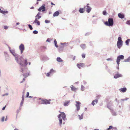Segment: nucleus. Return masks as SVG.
<instances>
[{
    "mask_svg": "<svg viewBox=\"0 0 130 130\" xmlns=\"http://www.w3.org/2000/svg\"><path fill=\"white\" fill-rule=\"evenodd\" d=\"M45 22L46 23H50V20H46L45 21Z\"/></svg>",
    "mask_w": 130,
    "mask_h": 130,
    "instance_id": "nucleus-44",
    "label": "nucleus"
},
{
    "mask_svg": "<svg viewBox=\"0 0 130 130\" xmlns=\"http://www.w3.org/2000/svg\"><path fill=\"white\" fill-rule=\"evenodd\" d=\"M89 4L88 3L86 7H87L86 11L88 13H89L91 11V8L89 5Z\"/></svg>",
    "mask_w": 130,
    "mask_h": 130,
    "instance_id": "nucleus-12",
    "label": "nucleus"
},
{
    "mask_svg": "<svg viewBox=\"0 0 130 130\" xmlns=\"http://www.w3.org/2000/svg\"><path fill=\"white\" fill-rule=\"evenodd\" d=\"M10 52L14 56H15L17 54H15V51L14 50H10Z\"/></svg>",
    "mask_w": 130,
    "mask_h": 130,
    "instance_id": "nucleus-25",
    "label": "nucleus"
},
{
    "mask_svg": "<svg viewBox=\"0 0 130 130\" xmlns=\"http://www.w3.org/2000/svg\"><path fill=\"white\" fill-rule=\"evenodd\" d=\"M64 47L63 46H61L60 47H59L58 48L59 51V52L60 53L62 52V51L63 48Z\"/></svg>",
    "mask_w": 130,
    "mask_h": 130,
    "instance_id": "nucleus-29",
    "label": "nucleus"
},
{
    "mask_svg": "<svg viewBox=\"0 0 130 130\" xmlns=\"http://www.w3.org/2000/svg\"><path fill=\"white\" fill-rule=\"evenodd\" d=\"M19 49L21 51V54L25 50V47L23 44H21L19 46Z\"/></svg>",
    "mask_w": 130,
    "mask_h": 130,
    "instance_id": "nucleus-8",
    "label": "nucleus"
},
{
    "mask_svg": "<svg viewBox=\"0 0 130 130\" xmlns=\"http://www.w3.org/2000/svg\"><path fill=\"white\" fill-rule=\"evenodd\" d=\"M46 10L44 4H43L38 9V10L39 11H41L44 12Z\"/></svg>",
    "mask_w": 130,
    "mask_h": 130,
    "instance_id": "nucleus-7",
    "label": "nucleus"
},
{
    "mask_svg": "<svg viewBox=\"0 0 130 130\" xmlns=\"http://www.w3.org/2000/svg\"><path fill=\"white\" fill-rule=\"evenodd\" d=\"M98 102V100L96 99L95 100L93 101L91 103V104L94 106L95 104H97Z\"/></svg>",
    "mask_w": 130,
    "mask_h": 130,
    "instance_id": "nucleus-19",
    "label": "nucleus"
},
{
    "mask_svg": "<svg viewBox=\"0 0 130 130\" xmlns=\"http://www.w3.org/2000/svg\"><path fill=\"white\" fill-rule=\"evenodd\" d=\"M126 23L127 24L129 25H130V20H129L127 21Z\"/></svg>",
    "mask_w": 130,
    "mask_h": 130,
    "instance_id": "nucleus-46",
    "label": "nucleus"
},
{
    "mask_svg": "<svg viewBox=\"0 0 130 130\" xmlns=\"http://www.w3.org/2000/svg\"><path fill=\"white\" fill-rule=\"evenodd\" d=\"M84 64L83 63H77V67L79 69H80L81 67H84Z\"/></svg>",
    "mask_w": 130,
    "mask_h": 130,
    "instance_id": "nucleus-13",
    "label": "nucleus"
},
{
    "mask_svg": "<svg viewBox=\"0 0 130 130\" xmlns=\"http://www.w3.org/2000/svg\"><path fill=\"white\" fill-rule=\"evenodd\" d=\"M4 119L5 117H2L1 120V121L2 122H3L4 121Z\"/></svg>",
    "mask_w": 130,
    "mask_h": 130,
    "instance_id": "nucleus-54",
    "label": "nucleus"
},
{
    "mask_svg": "<svg viewBox=\"0 0 130 130\" xmlns=\"http://www.w3.org/2000/svg\"><path fill=\"white\" fill-rule=\"evenodd\" d=\"M114 129L112 125H110L109 126V128H107V130H109L110 129Z\"/></svg>",
    "mask_w": 130,
    "mask_h": 130,
    "instance_id": "nucleus-36",
    "label": "nucleus"
},
{
    "mask_svg": "<svg viewBox=\"0 0 130 130\" xmlns=\"http://www.w3.org/2000/svg\"><path fill=\"white\" fill-rule=\"evenodd\" d=\"M21 107L20 106L19 108L17 110V115L19 113L20 111L21 110Z\"/></svg>",
    "mask_w": 130,
    "mask_h": 130,
    "instance_id": "nucleus-39",
    "label": "nucleus"
},
{
    "mask_svg": "<svg viewBox=\"0 0 130 130\" xmlns=\"http://www.w3.org/2000/svg\"><path fill=\"white\" fill-rule=\"evenodd\" d=\"M85 55L84 54H83L82 55V57L84 58L85 57Z\"/></svg>",
    "mask_w": 130,
    "mask_h": 130,
    "instance_id": "nucleus-52",
    "label": "nucleus"
},
{
    "mask_svg": "<svg viewBox=\"0 0 130 130\" xmlns=\"http://www.w3.org/2000/svg\"><path fill=\"white\" fill-rule=\"evenodd\" d=\"M18 55L17 54L16 55H15V56L14 57H15V59L16 61L19 64V63H21V61H19L18 58Z\"/></svg>",
    "mask_w": 130,
    "mask_h": 130,
    "instance_id": "nucleus-24",
    "label": "nucleus"
},
{
    "mask_svg": "<svg viewBox=\"0 0 130 130\" xmlns=\"http://www.w3.org/2000/svg\"><path fill=\"white\" fill-rule=\"evenodd\" d=\"M107 14V13L106 10H104L103 12V14L104 15H106Z\"/></svg>",
    "mask_w": 130,
    "mask_h": 130,
    "instance_id": "nucleus-42",
    "label": "nucleus"
},
{
    "mask_svg": "<svg viewBox=\"0 0 130 130\" xmlns=\"http://www.w3.org/2000/svg\"><path fill=\"white\" fill-rule=\"evenodd\" d=\"M83 115L84 113H83L81 115H78L79 119L80 120H81L83 119Z\"/></svg>",
    "mask_w": 130,
    "mask_h": 130,
    "instance_id": "nucleus-30",
    "label": "nucleus"
},
{
    "mask_svg": "<svg viewBox=\"0 0 130 130\" xmlns=\"http://www.w3.org/2000/svg\"><path fill=\"white\" fill-rule=\"evenodd\" d=\"M113 105L112 102L111 101H108L107 104V107L110 110L113 109Z\"/></svg>",
    "mask_w": 130,
    "mask_h": 130,
    "instance_id": "nucleus-4",
    "label": "nucleus"
},
{
    "mask_svg": "<svg viewBox=\"0 0 130 130\" xmlns=\"http://www.w3.org/2000/svg\"><path fill=\"white\" fill-rule=\"evenodd\" d=\"M130 60V56L128 57L127 59H125L124 60V62H130V61H129Z\"/></svg>",
    "mask_w": 130,
    "mask_h": 130,
    "instance_id": "nucleus-34",
    "label": "nucleus"
},
{
    "mask_svg": "<svg viewBox=\"0 0 130 130\" xmlns=\"http://www.w3.org/2000/svg\"><path fill=\"white\" fill-rule=\"evenodd\" d=\"M54 43L55 46L56 47H58V46L57 45V42L56 39H55L54 40Z\"/></svg>",
    "mask_w": 130,
    "mask_h": 130,
    "instance_id": "nucleus-35",
    "label": "nucleus"
},
{
    "mask_svg": "<svg viewBox=\"0 0 130 130\" xmlns=\"http://www.w3.org/2000/svg\"><path fill=\"white\" fill-rule=\"evenodd\" d=\"M85 87L83 85H82L81 87V90L82 91H84L85 90Z\"/></svg>",
    "mask_w": 130,
    "mask_h": 130,
    "instance_id": "nucleus-40",
    "label": "nucleus"
},
{
    "mask_svg": "<svg viewBox=\"0 0 130 130\" xmlns=\"http://www.w3.org/2000/svg\"><path fill=\"white\" fill-rule=\"evenodd\" d=\"M50 38H48L46 40V41L47 42H50Z\"/></svg>",
    "mask_w": 130,
    "mask_h": 130,
    "instance_id": "nucleus-56",
    "label": "nucleus"
},
{
    "mask_svg": "<svg viewBox=\"0 0 130 130\" xmlns=\"http://www.w3.org/2000/svg\"><path fill=\"white\" fill-rule=\"evenodd\" d=\"M118 16L119 18L121 19L124 18V15L121 13H119L118 14Z\"/></svg>",
    "mask_w": 130,
    "mask_h": 130,
    "instance_id": "nucleus-17",
    "label": "nucleus"
},
{
    "mask_svg": "<svg viewBox=\"0 0 130 130\" xmlns=\"http://www.w3.org/2000/svg\"><path fill=\"white\" fill-rule=\"evenodd\" d=\"M70 101V100H69L68 101H66L65 102H64L63 104L64 106H68Z\"/></svg>",
    "mask_w": 130,
    "mask_h": 130,
    "instance_id": "nucleus-18",
    "label": "nucleus"
},
{
    "mask_svg": "<svg viewBox=\"0 0 130 130\" xmlns=\"http://www.w3.org/2000/svg\"><path fill=\"white\" fill-rule=\"evenodd\" d=\"M107 61L110 60V61H112L113 60V59L111 58H107Z\"/></svg>",
    "mask_w": 130,
    "mask_h": 130,
    "instance_id": "nucleus-47",
    "label": "nucleus"
},
{
    "mask_svg": "<svg viewBox=\"0 0 130 130\" xmlns=\"http://www.w3.org/2000/svg\"><path fill=\"white\" fill-rule=\"evenodd\" d=\"M80 46L83 50H84L86 48V45L84 44H81Z\"/></svg>",
    "mask_w": 130,
    "mask_h": 130,
    "instance_id": "nucleus-23",
    "label": "nucleus"
},
{
    "mask_svg": "<svg viewBox=\"0 0 130 130\" xmlns=\"http://www.w3.org/2000/svg\"><path fill=\"white\" fill-rule=\"evenodd\" d=\"M33 33L34 34H36L38 33V32L37 30H35L33 31Z\"/></svg>",
    "mask_w": 130,
    "mask_h": 130,
    "instance_id": "nucleus-45",
    "label": "nucleus"
},
{
    "mask_svg": "<svg viewBox=\"0 0 130 130\" xmlns=\"http://www.w3.org/2000/svg\"><path fill=\"white\" fill-rule=\"evenodd\" d=\"M75 103H76V104H75V105L76 108V110L78 111L80 109V105L81 104V103L80 102L77 101H76Z\"/></svg>",
    "mask_w": 130,
    "mask_h": 130,
    "instance_id": "nucleus-9",
    "label": "nucleus"
},
{
    "mask_svg": "<svg viewBox=\"0 0 130 130\" xmlns=\"http://www.w3.org/2000/svg\"><path fill=\"white\" fill-rule=\"evenodd\" d=\"M118 40L117 41L120 42L121 41L122 42H123V41L122 40V38L121 37H119L118 38Z\"/></svg>",
    "mask_w": 130,
    "mask_h": 130,
    "instance_id": "nucleus-41",
    "label": "nucleus"
},
{
    "mask_svg": "<svg viewBox=\"0 0 130 130\" xmlns=\"http://www.w3.org/2000/svg\"><path fill=\"white\" fill-rule=\"evenodd\" d=\"M110 110L112 116H116L117 115V112L113 110V109H112Z\"/></svg>",
    "mask_w": 130,
    "mask_h": 130,
    "instance_id": "nucleus-16",
    "label": "nucleus"
},
{
    "mask_svg": "<svg viewBox=\"0 0 130 130\" xmlns=\"http://www.w3.org/2000/svg\"><path fill=\"white\" fill-rule=\"evenodd\" d=\"M46 49V47L43 46L40 47V49L41 51L42 52H44L45 50Z\"/></svg>",
    "mask_w": 130,
    "mask_h": 130,
    "instance_id": "nucleus-20",
    "label": "nucleus"
},
{
    "mask_svg": "<svg viewBox=\"0 0 130 130\" xmlns=\"http://www.w3.org/2000/svg\"><path fill=\"white\" fill-rule=\"evenodd\" d=\"M89 33H86L85 34V36H88V35H89Z\"/></svg>",
    "mask_w": 130,
    "mask_h": 130,
    "instance_id": "nucleus-60",
    "label": "nucleus"
},
{
    "mask_svg": "<svg viewBox=\"0 0 130 130\" xmlns=\"http://www.w3.org/2000/svg\"><path fill=\"white\" fill-rule=\"evenodd\" d=\"M130 39H127V40H126L125 41V43L127 45H129V43L130 42Z\"/></svg>",
    "mask_w": 130,
    "mask_h": 130,
    "instance_id": "nucleus-33",
    "label": "nucleus"
},
{
    "mask_svg": "<svg viewBox=\"0 0 130 130\" xmlns=\"http://www.w3.org/2000/svg\"><path fill=\"white\" fill-rule=\"evenodd\" d=\"M40 12H39L36 15H40Z\"/></svg>",
    "mask_w": 130,
    "mask_h": 130,
    "instance_id": "nucleus-59",
    "label": "nucleus"
},
{
    "mask_svg": "<svg viewBox=\"0 0 130 130\" xmlns=\"http://www.w3.org/2000/svg\"><path fill=\"white\" fill-rule=\"evenodd\" d=\"M83 84L84 85H86V83H87L86 82V81H85V80H84L83 81Z\"/></svg>",
    "mask_w": 130,
    "mask_h": 130,
    "instance_id": "nucleus-55",
    "label": "nucleus"
},
{
    "mask_svg": "<svg viewBox=\"0 0 130 130\" xmlns=\"http://www.w3.org/2000/svg\"><path fill=\"white\" fill-rule=\"evenodd\" d=\"M120 92H125L127 90V88L126 87L121 88L119 89Z\"/></svg>",
    "mask_w": 130,
    "mask_h": 130,
    "instance_id": "nucleus-14",
    "label": "nucleus"
},
{
    "mask_svg": "<svg viewBox=\"0 0 130 130\" xmlns=\"http://www.w3.org/2000/svg\"><path fill=\"white\" fill-rule=\"evenodd\" d=\"M8 28V27L7 26H4V28L5 29H7Z\"/></svg>",
    "mask_w": 130,
    "mask_h": 130,
    "instance_id": "nucleus-49",
    "label": "nucleus"
},
{
    "mask_svg": "<svg viewBox=\"0 0 130 130\" xmlns=\"http://www.w3.org/2000/svg\"><path fill=\"white\" fill-rule=\"evenodd\" d=\"M43 60H48L49 59V58L47 56H43Z\"/></svg>",
    "mask_w": 130,
    "mask_h": 130,
    "instance_id": "nucleus-31",
    "label": "nucleus"
},
{
    "mask_svg": "<svg viewBox=\"0 0 130 130\" xmlns=\"http://www.w3.org/2000/svg\"><path fill=\"white\" fill-rule=\"evenodd\" d=\"M8 13V11H4L2 10L1 11V13L3 14L4 15H5L6 14H7Z\"/></svg>",
    "mask_w": 130,
    "mask_h": 130,
    "instance_id": "nucleus-26",
    "label": "nucleus"
},
{
    "mask_svg": "<svg viewBox=\"0 0 130 130\" xmlns=\"http://www.w3.org/2000/svg\"><path fill=\"white\" fill-rule=\"evenodd\" d=\"M66 44V43H61V44L62 45H64V44Z\"/></svg>",
    "mask_w": 130,
    "mask_h": 130,
    "instance_id": "nucleus-61",
    "label": "nucleus"
},
{
    "mask_svg": "<svg viewBox=\"0 0 130 130\" xmlns=\"http://www.w3.org/2000/svg\"><path fill=\"white\" fill-rule=\"evenodd\" d=\"M28 26L30 30H32L33 29V28L31 25L29 24L28 25Z\"/></svg>",
    "mask_w": 130,
    "mask_h": 130,
    "instance_id": "nucleus-43",
    "label": "nucleus"
},
{
    "mask_svg": "<svg viewBox=\"0 0 130 130\" xmlns=\"http://www.w3.org/2000/svg\"><path fill=\"white\" fill-rule=\"evenodd\" d=\"M70 88L72 91H75L77 89V88L74 87L73 85H71Z\"/></svg>",
    "mask_w": 130,
    "mask_h": 130,
    "instance_id": "nucleus-22",
    "label": "nucleus"
},
{
    "mask_svg": "<svg viewBox=\"0 0 130 130\" xmlns=\"http://www.w3.org/2000/svg\"><path fill=\"white\" fill-rule=\"evenodd\" d=\"M51 5H55V4H54L52 2H51Z\"/></svg>",
    "mask_w": 130,
    "mask_h": 130,
    "instance_id": "nucleus-64",
    "label": "nucleus"
},
{
    "mask_svg": "<svg viewBox=\"0 0 130 130\" xmlns=\"http://www.w3.org/2000/svg\"><path fill=\"white\" fill-rule=\"evenodd\" d=\"M6 107V106H5L4 107H3L2 109L3 110H4L5 109V108Z\"/></svg>",
    "mask_w": 130,
    "mask_h": 130,
    "instance_id": "nucleus-62",
    "label": "nucleus"
},
{
    "mask_svg": "<svg viewBox=\"0 0 130 130\" xmlns=\"http://www.w3.org/2000/svg\"><path fill=\"white\" fill-rule=\"evenodd\" d=\"M8 93H6L4 94H3L2 95L3 96H4L5 95H8Z\"/></svg>",
    "mask_w": 130,
    "mask_h": 130,
    "instance_id": "nucleus-57",
    "label": "nucleus"
},
{
    "mask_svg": "<svg viewBox=\"0 0 130 130\" xmlns=\"http://www.w3.org/2000/svg\"><path fill=\"white\" fill-rule=\"evenodd\" d=\"M23 103H24V101H21V103H20V106L21 107L22 106L23 104Z\"/></svg>",
    "mask_w": 130,
    "mask_h": 130,
    "instance_id": "nucleus-48",
    "label": "nucleus"
},
{
    "mask_svg": "<svg viewBox=\"0 0 130 130\" xmlns=\"http://www.w3.org/2000/svg\"><path fill=\"white\" fill-rule=\"evenodd\" d=\"M34 23L37 24V25L38 26H39L40 24V22L38 20H37V19H35L33 23V24Z\"/></svg>",
    "mask_w": 130,
    "mask_h": 130,
    "instance_id": "nucleus-15",
    "label": "nucleus"
},
{
    "mask_svg": "<svg viewBox=\"0 0 130 130\" xmlns=\"http://www.w3.org/2000/svg\"><path fill=\"white\" fill-rule=\"evenodd\" d=\"M115 101L117 102L118 103H119V101L118 100V99L117 98H116L115 99Z\"/></svg>",
    "mask_w": 130,
    "mask_h": 130,
    "instance_id": "nucleus-58",
    "label": "nucleus"
},
{
    "mask_svg": "<svg viewBox=\"0 0 130 130\" xmlns=\"http://www.w3.org/2000/svg\"><path fill=\"white\" fill-rule=\"evenodd\" d=\"M29 75V73H25L23 74V76H24L25 78H26L28 77Z\"/></svg>",
    "mask_w": 130,
    "mask_h": 130,
    "instance_id": "nucleus-37",
    "label": "nucleus"
},
{
    "mask_svg": "<svg viewBox=\"0 0 130 130\" xmlns=\"http://www.w3.org/2000/svg\"><path fill=\"white\" fill-rule=\"evenodd\" d=\"M57 117L59 119V125L60 126L62 123V120L61 118L62 117L63 120L65 121L66 119V115L64 112H61L59 115H58Z\"/></svg>",
    "mask_w": 130,
    "mask_h": 130,
    "instance_id": "nucleus-2",
    "label": "nucleus"
},
{
    "mask_svg": "<svg viewBox=\"0 0 130 130\" xmlns=\"http://www.w3.org/2000/svg\"><path fill=\"white\" fill-rule=\"evenodd\" d=\"M50 74H53L56 72V71L54 70L53 69H51L49 72Z\"/></svg>",
    "mask_w": 130,
    "mask_h": 130,
    "instance_id": "nucleus-32",
    "label": "nucleus"
},
{
    "mask_svg": "<svg viewBox=\"0 0 130 130\" xmlns=\"http://www.w3.org/2000/svg\"><path fill=\"white\" fill-rule=\"evenodd\" d=\"M104 23L106 26H112L114 24L113 19L111 18H108V21L105 22Z\"/></svg>",
    "mask_w": 130,
    "mask_h": 130,
    "instance_id": "nucleus-3",
    "label": "nucleus"
},
{
    "mask_svg": "<svg viewBox=\"0 0 130 130\" xmlns=\"http://www.w3.org/2000/svg\"><path fill=\"white\" fill-rule=\"evenodd\" d=\"M122 75L119 74L118 72H117L116 74H115L113 78L115 79H117L119 77H122Z\"/></svg>",
    "mask_w": 130,
    "mask_h": 130,
    "instance_id": "nucleus-10",
    "label": "nucleus"
},
{
    "mask_svg": "<svg viewBox=\"0 0 130 130\" xmlns=\"http://www.w3.org/2000/svg\"><path fill=\"white\" fill-rule=\"evenodd\" d=\"M124 59V56L122 55H119L117 56L116 62L118 64V66H119L120 60H122Z\"/></svg>",
    "mask_w": 130,
    "mask_h": 130,
    "instance_id": "nucleus-5",
    "label": "nucleus"
},
{
    "mask_svg": "<svg viewBox=\"0 0 130 130\" xmlns=\"http://www.w3.org/2000/svg\"><path fill=\"white\" fill-rule=\"evenodd\" d=\"M123 42L121 41L120 42L117 41V47L119 49L123 45Z\"/></svg>",
    "mask_w": 130,
    "mask_h": 130,
    "instance_id": "nucleus-11",
    "label": "nucleus"
},
{
    "mask_svg": "<svg viewBox=\"0 0 130 130\" xmlns=\"http://www.w3.org/2000/svg\"><path fill=\"white\" fill-rule=\"evenodd\" d=\"M75 59V56H74L73 57V60H74Z\"/></svg>",
    "mask_w": 130,
    "mask_h": 130,
    "instance_id": "nucleus-63",
    "label": "nucleus"
},
{
    "mask_svg": "<svg viewBox=\"0 0 130 130\" xmlns=\"http://www.w3.org/2000/svg\"><path fill=\"white\" fill-rule=\"evenodd\" d=\"M59 14V11H57L55 12L53 14L54 17H57L58 16Z\"/></svg>",
    "mask_w": 130,
    "mask_h": 130,
    "instance_id": "nucleus-21",
    "label": "nucleus"
},
{
    "mask_svg": "<svg viewBox=\"0 0 130 130\" xmlns=\"http://www.w3.org/2000/svg\"><path fill=\"white\" fill-rule=\"evenodd\" d=\"M24 95L23 94L22 95V100L21 101H24Z\"/></svg>",
    "mask_w": 130,
    "mask_h": 130,
    "instance_id": "nucleus-53",
    "label": "nucleus"
},
{
    "mask_svg": "<svg viewBox=\"0 0 130 130\" xmlns=\"http://www.w3.org/2000/svg\"><path fill=\"white\" fill-rule=\"evenodd\" d=\"M41 17L40 15H36L35 17V19H37L38 20L40 19L41 18Z\"/></svg>",
    "mask_w": 130,
    "mask_h": 130,
    "instance_id": "nucleus-38",
    "label": "nucleus"
},
{
    "mask_svg": "<svg viewBox=\"0 0 130 130\" xmlns=\"http://www.w3.org/2000/svg\"><path fill=\"white\" fill-rule=\"evenodd\" d=\"M50 74H50V73L49 72H48V73H46V75L47 76V77H49V76H50Z\"/></svg>",
    "mask_w": 130,
    "mask_h": 130,
    "instance_id": "nucleus-50",
    "label": "nucleus"
},
{
    "mask_svg": "<svg viewBox=\"0 0 130 130\" xmlns=\"http://www.w3.org/2000/svg\"><path fill=\"white\" fill-rule=\"evenodd\" d=\"M29 92H27V93L26 97V98L28 97L29 96Z\"/></svg>",
    "mask_w": 130,
    "mask_h": 130,
    "instance_id": "nucleus-51",
    "label": "nucleus"
},
{
    "mask_svg": "<svg viewBox=\"0 0 130 130\" xmlns=\"http://www.w3.org/2000/svg\"><path fill=\"white\" fill-rule=\"evenodd\" d=\"M51 100L50 99H49V100L46 99H42L41 104H50V101Z\"/></svg>",
    "mask_w": 130,
    "mask_h": 130,
    "instance_id": "nucleus-6",
    "label": "nucleus"
},
{
    "mask_svg": "<svg viewBox=\"0 0 130 130\" xmlns=\"http://www.w3.org/2000/svg\"><path fill=\"white\" fill-rule=\"evenodd\" d=\"M79 11L81 13H83L84 12V9L83 8H80L79 10Z\"/></svg>",
    "mask_w": 130,
    "mask_h": 130,
    "instance_id": "nucleus-27",
    "label": "nucleus"
},
{
    "mask_svg": "<svg viewBox=\"0 0 130 130\" xmlns=\"http://www.w3.org/2000/svg\"><path fill=\"white\" fill-rule=\"evenodd\" d=\"M56 60L58 62H62L63 61L62 59L60 57L57 58Z\"/></svg>",
    "mask_w": 130,
    "mask_h": 130,
    "instance_id": "nucleus-28",
    "label": "nucleus"
},
{
    "mask_svg": "<svg viewBox=\"0 0 130 130\" xmlns=\"http://www.w3.org/2000/svg\"><path fill=\"white\" fill-rule=\"evenodd\" d=\"M28 62L27 59L26 58H23V61H21V63H19V65H20V71L24 73L23 72Z\"/></svg>",
    "mask_w": 130,
    "mask_h": 130,
    "instance_id": "nucleus-1",
    "label": "nucleus"
}]
</instances>
